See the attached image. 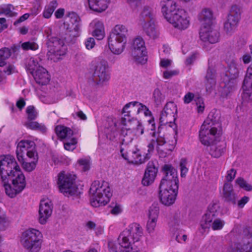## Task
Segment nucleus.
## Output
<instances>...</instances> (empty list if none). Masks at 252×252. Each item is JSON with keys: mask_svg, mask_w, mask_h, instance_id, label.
<instances>
[{"mask_svg": "<svg viewBox=\"0 0 252 252\" xmlns=\"http://www.w3.org/2000/svg\"><path fill=\"white\" fill-rule=\"evenodd\" d=\"M40 67L42 66L39 64L38 59L37 58L32 57L29 60L27 68L32 74Z\"/></svg>", "mask_w": 252, "mask_h": 252, "instance_id": "nucleus-47", "label": "nucleus"}, {"mask_svg": "<svg viewBox=\"0 0 252 252\" xmlns=\"http://www.w3.org/2000/svg\"><path fill=\"white\" fill-rule=\"evenodd\" d=\"M224 224L225 222L223 220L215 217L211 222L210 227L213 230H219L223 228Z\"/></svg>", "mask_w": 252, "mask_h": 252, "instance_id": "nucleus-49", "label": "nucleus"}, {"mask_svg": "<svg viewBox=\"0 0 252 252\" xmlns=\"http://www.w3.org/2000/svg\"><path fill=\"white\" fill-rule=\"evenodd\" d=\"M159 213L158 207L152 206L150 207L148 213V219L158 220Z\"/></svg>", "mask_w": 252, "mask_h": 252, "instance_id": "nucleus-51", "label": "nucleus"}, {"mask_svg": "<svg viewBox=\"0 0 252 252\" xmlns=\"http://www.w3.org/2000/svg\"><path fill=\"white\" fill-rule=\"evenodd\" d=\"M3 183V186L5 189L6 194L11 198H13L15 195L20 192L22 190L20 189L18 187H14L13 188L8 184V179L4 181H2Z\"/></svg>", "mask_w": 252, "mask_h": 252, "instance_id": "nucleus-42", "label": "nucleus"}, {"mask_svg": "<svg viewBox=\"0 0 252 252\" xmlns=\"http://www.w3.org/2000/svg\"><path fill=\"white\" fill-rule=\"evenodd\" d=\"M154 13L151 7L145 6L139 16L138 24H142L149 21H153Z\"/></svg>", "mask_w": 252, "mask_h": 252, "instance_id": "nucleus-36", "label": "nucleus"}, {"mask_svg": "<svg viewBox=\"0 0 252 252\" xmlns=\"http://www.w3.org/2000/svg\"><path fill=\"white\" fill-rule=\"evenodd\" d=\"M11 55V52L8 48H2L0 49V66H4L6 65L5 61L8 59Z\"/></svg>", "mask_w": 252, "mask_h": 252, "instance_id": "nucleus-46", "label": "nucleus"}, {"mask_svg": "<svg viewBox=\"0 0 252 252\" xmlns=\"http://www.w3.org/2000/svg\"><path fill=\"white\" fill-rule=\"evenodd\" d=\"M68 17L70 18L71 23L75 25V26L78 25L80 27L79 24L80 18L76 13L73 12L69 13Z\"/></svg>", "mask_w": 252, "mask_h": 252, "instance_id": "nucleus-61", "label": "nucleus"}, {"mask_svg": "<svg viewBox=\"0 0 252 252\" xmlns=\"http://www.w3.org/2000/svg\"><path fill=\"white\" fill-rule=\"evenodd\" d=\"M236 183L242 189L246 191H252V186L247 182L244 179L238 178L236 180Z\"/></svg>", "mask_w": 252, "mask_h": 252, "instance_id": "nucleus-52", "label": "nucleus"}, {"mask_svg": "<svg viewBox=\"0 0 252 252\" xmlns=\"http://www.w3.org/2000/svg\"><path fill=\"white\" fill-rule=\"evenodd\" d=\"M223 196L225 200L236 204V197L231 183L225 182L223 185Z\"/></svg>", "mask_w": 252, "mask_h": 252, "instance_id": "nucleus-34", "label": "nucleus"}, {"mask_svg": "<svg viewBox=\"0 0 252 252\" xmlns=\"http://www.w3.org/2000/svg\"><path fill=\"white\" fill-rule=\"evenodd\" d=\"M42 235L38 230L30 228L21 235L20 242L27 252H39L42 244Z\"/></svg>", "mask_w": 252, "mask_h": 252, "instance_id": "nucleus-8", "label": "nucleus"}, {"mask_svg": "<svg viewBox=\"0 0 252 252\" xmlns=\"http://www.w3.org/2000/svg\"><path fill=\"white\" fill-rule=\"evenodd\" d=\"M145 106L146 105L138 101H132L125 105L122 113L124 117L131 118L132 116L143 112Z\"/></svg>", "mask_w": 252, "mask_h": 252, "instance_id": "nucleus-25", "label": "nucleus"}, {"mask_svg": "<svg viewBox=\"0 0 252 252\" xmlns=\"http://www.w3.org/2000/svg\"><path fill=\"white\" fill-rule=\"evenodd\" d=\"M200 38L204 42H208L211 44L217 42L219 40V33L213 29L212 26L201 28Z\"/></svg>", "mask_w": 252, "mask_h": 252, "instance_id": "nucleus-26", "label": "nucleus"}, {"mask_svg": "<svg viewBox=\"0 0 252 252\" xmlns=\"http://www.w3.org/2000/svg\"><path fill=\"white\" fill-rule=\"evenodd\" d=\"M131 55L137 63L144 64L147 62V50L145 41L141 36L133 39L131 46Z\"/></svg>", "mask_w": 252, "mask_h": 252, "instance_id": "nucleus-15", "label": "nucleus"}, {"mask_svg": "<svg viewBox=\"0 0 252 252\" xmlns=\"http://www.w3.org/2000/svg\"><path fill=\"white\" fill-rule=\"evenodd\" d=\"M20 168L13 156L7 155L0 157V174L2 181L7 180Z\"/></svg>", "mask_w": 252, "mask_h": 252, "instance_id": "nucleus-14", "label": "nucleus"}, {"mask_svg": "<svg viewBox=\"0 0 252 252\" xmlns=\"http://www.w3.org/2000/svg\"><path fill=\"white\" fill-rule=\"evenodd\" d=\"M128 35L127 28L117 25L113 28L107 39L109 49L115 55H120L125 48Z\"/></svg>", "mask_w": 252, "mask_h": 252, "instance_id": "nucleus-4", "label": "nucleus"}, {"mask_svg": "<svg viewBox=\"0 0 252 252\" xmlns=\"http://www.w3.org/2000/svg\"><path fill=\"white\" fill-rule=\"evenodd\" d=\"M14 7L11 4H5L0 6V15L4 14L6 16L12 17L17 16V13L13 11Z\"/></svg>", "mask_w": 252, "mask_h": 252, "instance_id": "nucleus-45", "label": "nucleus"}, {"mask_svg": "<svg viewBox=\"0 0 252 252\" xmlns=\"http://www.w3.org/2000/svg\"><path fill=\"white\" fill-rule=\"evenodd\" d=\"M236 174V170L232 168L227 171L226 175L225 176L227 182L229 183L233 181L235 178Z\"/></svg>", "mask_w": 252, "mask_h": 252, "instance_id": "nucleus-59", "label": "nucleus"}, {"mask_svg": "<svg viewBox=\"0 0 252 252\" xmlns=\"http://www.w3.org/2000/svg\"><path fill=\"white\" fill-rule=\"evenodd\" d=\"M165 98L164 94L158 88L154 90L153 93L152 99L157 107L162 104L165 100Z\"/></svg>", "mask_w": 252, "mask_h": 252, "instance_id": "nucleus-43", "label": "nucleus"}, {"mask_svg": "<svg viewBox=\"0 0 252 252\" xmlns=\"http://www.w3.org/2000/svg\"><path fill=\"white\" fill-rule=\"evenodd\" d=\"M32 75L36 82L39 85H46L50 80L47 71L43 67H40Z\"/></svg>", "mask_w": 252, "mask_h": 252, "instance_id": "nucleus-32", "label": "nucleus"}, {"mask_svg": "<svg viewBox=\"0 0 252 252\" xmlns=\"http://www.w3.org/2000/svg\"><path fill=\"white\" fill-rule=\"evenodd\" d=\"M94 63L93 74V81L97 85H104L110 78L108 63L103 60L95 61Z\"/></svg>", "mask_w": 252, "mask_h": 252, "instance_id": "nucleus-12", "label": "nucleus"}, {"mask_svg": "<svg viewBox=\"0 0 252 252\" xmlns=\"http://www.w3.org/2000/svg\"><path fill=\"white\" fill-rule=\"evenodd\" d=\"M78 163L84 171H88L90 169V161L88 158H81L78 160Z\"/></svg>", "mask_w": 252, "mask_h": 252, "instance_id": "nucleus-57", "label": "nucleus"}, {"mask_svg": "<svg viewBox=\"0 0 252 252\" xmlns=\"http://www.w3.org/2000/svg\"><path fill=\"white\" fill-rule=\"evenodd\" d=\"M92 29V35L98 40L102 39L105 36V31L103 23L98 20H94L90 24Z\"/></svg>", "mask_w": 252, "mask_h": 252, "instance_id": "nucleus-30", "label": "nucleus"}, {"mask_svg": "<svg viewBox=\"0 0 252 252\" xmlns=\"http://www.w3.org/2000/svg\"><path fill=\"white\" fill-rule=\"evenodd\" d=\"M208 149L210 154L214 158H218L220 157L223 153V148L218 145L217 142L209 146Z\"/></svg>", "mask_w": 252, "mask_h": 252, "instance_id": "nucleus-40", "label": "nucleus"}, {"mask_svg": "<svg viewBox=\"0 0 252 252\" xmlns=\"http://www.w3.org/2000/svg\"><path fill=\"white\" fill-rule=\"evenodd\" d=\"M24 126L28 128L40 131L41 132H45L46 131V127L43 124L39 123L35 121H32V120H28L25 123Z\"/></svg>", "mask_w": 252, "mask_h": 252, "instance_id": "nucleus-38", "label": "nucleus"}, {"mask_svg": "<svg viewBox=\"0 0 252 252\" xmlns=\"http://www.w3.org/2000/svg\"><path fill=\"white\" fill-rule=\"evenodd\" d=\"M241 10L237 5H233L227 19L224 23L223 30L228 35H231L236 31L241 18Z\"/></svg>", "mask_w": 252, "mask_h": 252, "instance_id": "nucleus-16", "label": "nucleus"}, {"mask_svg": "<svg viewBox=\"0 0 252 252\" xmlns=\"http://www.w3.org/2000/svg\"><path fill=\"white\" fill-rule=\"evenodd\" d=\"M242 70V65L237 63L233 59L228 63V70L222 77L223 83L221 84L220 90L222 97H227L235 90L236 86V79Z\"/></svg>", "mask_w": 252, "mask_h": 252, "instance_id": "nucleus-6", "label": "nucleus"}, {"mask_svg": "<svg viewBox=\"0 0 252 252\" xmlns=\"http://www.w3.org/2000/svg\"><path fill=\"white\" fill-rule=\"evenodd\" d=\"M79 27L75 26L72 30L67 31L64 40L67 43L74 42L76 37L79 36Z\"/></svg>", "mask_w": 252, "mask_h": 252, "instance_id": "nucleus-39", "label": "nucleus"}, {"mask_svg": "<svg viewBox=\"0 0 252 252\" xmlns=\"http://www.w3.org/2000/svg\"><path fill=\"white\" fill-rule=\"evenodd\" d=\"M241 243L234 244L227 249V252H252V229H246Z\"/></svg>", "mask_w": 252, "mask_h": 252, "instance_id": "nucleus-17", "label": "nucleus"}, {"mask_svg": "<svg viewBox=\"0 0 252 252\" xmlns=\"http://www.w3.org/2000/svg\"><path fill=\"white\" fill-rule=\"evenodd\" d=\"M58 6V2L56 0L51 1L48 4L44 7L42 15L43 17L46 19L50 18L55 9Z\"/></svg>", "mask_w": 252, "mask_h": 252, "instance_id": "nucleus-41", "label": "nucleus"}, {"mask_svg": "<svg viewBox=\"0 0 252 252\" xmlns=\"http://www.w3.org/2000/svg\"><path fill=\"white\" fill-rule=\"evenodd\" d=\"M110 0H88L90 8L97 12H102L108 7Z\"/></svg>", "mask_w": 252, "mask_h": 252, "instance_id": "nucleus-33", "label": "nucleus"}, {"mask_svg": "<svg viewBox=\"0 0 252 252\" xmlns=\"http://www.w3.org/2000/svg\"><path fill=\"white\" fill-rule=\"evenodd\" d=\"M167 21L175 28L180 30H185L189 25V20L187 12L181 8L178 10Z\"/></svg>", "mask_w": 252, "mask_h": 252, "instance_id": "nucleus-18", "label": "nucleus"}, {"mask_svg": "<svg viewBox=\"0 0 252 252\" xmlns=\"http://www.w3.org/2000/svg\"><path fill=\"white\" fill-rule=\"evenodd\" d=\"M76 143V139L73 138L70 140V142H66L64 143V147L66 150L72 151L75 148Z\"/></svg>", "mask_w": 252, "mask_h": 252, "instance_id": "nucleus-56", "label": "nucleus"}, {"mask_svg": "<svg viewBox=\"0 0 252 252\" xmlns=\"http://www.w3.org/2000/svg\"><path fill=\"white\" fill-rule=\"evenodd\" d=\"M131 123L134 126L133 131L136 135H141L144 133V128L142 125L136 119L131 118Z\"/></svg>", "mask_w": 252, "mask_h": 252, "instance_id": "nucleus-50", "label": "nucleus"}, {"mask_svg": "<svg viewBox=\"0 0 252 252\" xmlns=\"http://www.w3.org/2000/svg\"><path fill=\"white\" fill-rule=\"evenodd\" d=\"M216 70L212 60H208V67L204 77L205 85L207 92H210L216 83Z\"/></svg>", "mask_w": 252, "mask_h": 252, "instance_id": "nucleus-23", "label": "nucleus"}, {"mask_svg": "<svg viewBox=\"0 0 252 252\" xmlns=\"http://www.w3.org/2000/svg\"><path fill=\"white\" fill-rule=\"evenodd\" d=\"M161 12L164 18L168 20L178 10L181 8L174 0H162L160 2Z\"/></svg>", "mask_w": 252, "mask_h": 252, "instance_id": "nucleus-24", "label": "nucleus"}, {"mask_svg": "<svg viewBox=\"0 0 252 252\" xmlns=\"http://www.w3.org/2000/svg\"><path fill=\"white\" fill-rule=\"evenodd\" d=\"M16 155L25 170L31 172L35 169L38 157L33 141L28 140L20 141L17 146Z\"/></svg>", "mask_w": 252, "mask_h": 252, "instance_id": "nucleus-2", "label": "nucleus"}, {"mask_svg": "<svg viewBox=\"0 0 252 252\" xmlns=\"http://www.w3.org/2000/svg\"><path fill=\"white\" fill-rule=\"evenodd\" d=\"M131 154L132 157L130 158L129 161L135 164H141L149 158L147 154L146 156L144 155H142L139 150L132 152H131Z\"/></svg>", "mask_w": 252, "mask_h": 252, "instance_id": "nucleus-37", "label": "nucleus"}, {"mask_svg": "<svg viewBox=\"0 0 252 252\" xmlns=\"http://www.w3.org/2000/svg\"><path fill=\"white\" fill-rule=\"evenodd\" d=\"M153 138L148 145V152H153L156 145L158 153L161 158L166 157L174 149L175 144L167 143L164 137L159 136L158 133L153 132Z\"/></svg>", "mask_w": 252, "mask_h": 252, "instance_id": "nucleus-10", "label": "nucleus"}, {"mask_svg": "<svg viewBox=\"0 0 252 252\" xmlns=\"http://www.w3.org/2000/svg\"><path fill=\"white\" fill-rule=\"evenodd\" d=\"M198 20L201 24V28L212 26L214 16L211 9L203 8L198 14Z\"/></svg>", "mask_w": 252, "mask_h": 252, "instance_id": "nucleus-29", "label": "nucleus"}, {"mask_svg": "<svg viewBox=\"0 0 252 252\" xmlns=\"http://www.w3.org/2000/svg\"><path fill=\"white\" fill-rule=\"evenodd\" d=\"M219 209L220 205L217 202H213L209 205L207 211L202 216L200 221L198 231L202 235H204L209 232L211 222L213 219L217 216Z\"/></svg>", "mask_w": 252, "mask_h": 252, "instance_id": "nucleus-13", "label": "nucleus"}, {"mask_svg": "<svg viewBox=\"0 0 252 252\" xmlns=\"http://www.w3.org/2000/svg\"><path fill=\"white\" fill-rule=\"evenodd\" d=\"M216 120L213 119V116L209 114L207 119L204 122L199 131V138L202 144L209 147L218 141L219 134L216 125H219Z\"/></svg>", "mask_w": 252, "mask_h": 252, "instance_id": "nucleus-7", "label": "nucleus"}, {"mask_svg": "<svg viewBox=\"0 0 252 252\" xmlns=\"http://www.w3.org/2000/svg\"><path fill=\"white\" fill-rule=\"evenodd\" d=\"M21 47L24 50H36L38 48V45L35 42L32 41L24 42L22 44Z\"/></svg>", "mask_w": 252, "mask_h": 252, "instance_id": "nucleus-55", "label": "nucleus"}, {"mask_svg": "<svg viewBox=\"0 0 252 252\" xmlns=\"http://www.w3.org/2000/svg\"><path fill=\"white\" fill-rule=\"evenodd\" d=\"M142 234V229L139 224L136 223H131L120 235L117 242L108 243L109 250L122 249L125 251H135L131 247L129 237L130 236L134 242H137L141 237Z\"/></svg>", "mask_w": 252, "mask_h": 252, "instance_id": "nucleus-3", "label": "nucleus"}, {"mask_svg": "<svg viewBox=\"0 0 252 252\" xmlns=\"http://www.w3.org/2000/svg\"><path fill=\"white\" fill-rule=\"evenodd\" d=\"M56 133L61 139H69L73 134H79L77 131L73 132L69 128L63 126H57L55 128Z\"/></svg>", "mask_w": 252, "mask_h": 252, "instance_id": "nucleus-35", "label": "nucleus"}, {"mask_svg": "<svg viewBox=\"0 0 252 252\" xmlns=\"http://www.w3.org/2000/svg\"><path fill=\"white\" fill-rule=\"evenodd\" d=\"M157 220H149L147 223V229L149 233L153 232L157 225Z\"/></svg>", "mask_w": 252, "mask_h": 252, "instance_id": "nucleus-60", "label": "nucleus"}, {"mask_svg": "<svg viewBox=\"0 0 252 252\" xmlns=\"http://www.w3.org/2000/svg\"><path fill=\"white\" fill-rule=\"evenodd\" d=\"M91 203L94 207L105 205L112 196L108 183L105 181H95L90 189Z\"/></svg>", "mask_w": 252, "mask_h": 252, "instance_id": "nucleus-5", "label": "nucleus"}, {"mask_svg": "<svg viewBox=\"0 0 252 252\" xmlns=\"http://www.w3.org/2000/svg\"><path fill=\"white\" fill-rule=\"evenodd\" d=\"M15 72V67L13 65L8 64L2 70V72L7 75L11 74Z\"/></svg>", "mask_w": 252, "mask_h": 252, "instance_id": "nucleus-64", "label": "nucleus"}, {"mask_svg": "<svg viewBox=\"0 0 252 252\" xmlns=\"http://www.w3.org/2000/svg\"><path fill=\"white\" fill-rule=\"evenodd\" d=\"M177 112V109L175 103L172 102L167 103L161 112L159 118L161 125H165L174 121Z\"/></svg>", "mask_w": 252, "mask_h": 252, "instance_id": "nucleus-20", "label": "nucleus"}, {"mask_svg": "<svg viewBox=\"0 0 252 252\" xmlns=\"http://www.w3.org/2000/svg\"><path fill=\"white\" fill-rule=\"evenodd\" d=\"M85 45L86 48L88 50H91L93 49L94 47V45H95V42L94 38L93 37L88 38L85 42Z\"/></svg>", "mask_w": 252, "mask_h": 252, "instance_id": "nucleus-63", "label": "nucleus"}, {"mask_svg": "<svg viewBox=\"0 0 252 252\" xmlns=\"http://www.w3.org/2000/svg\"><path fill=\"white\" fill-rule=\"evenodd\" d=\"M52 204L48 198L42 199L39 208V221L42 224H45L51 216L52 213Z\"/></svg>", "mask_w": 252, "mask_h": 252, "instance_id": "nucleus-21", "label": "nucleus"}, {"mask_svg": "<svg viewBox=\"0 0 252 252\" xmlns=\"http://www.w3.org/2000/svg\"><path fill=\"white\" fill-rule=\"evenodd\" d=\"M106 132L107 134L109 132L114 133L118 129L117 121L112 117H109L106 120L105 124Z\"/></svg>", "mask_w": 252, "mask_h": 252, "instance_id": "nucleus-44", "label": "nucleus"}, {"mask_svg": "<svg viewBox=\"0 0 252 252\" xmlns=\"http://www.w3.org/2000/svg\"><path fill=\"white\" fill-rule=\"evenodd\" d=\"M158 169L153 162H149L145 170L142 183L144 186H149L155 181Z\"/></svg>", "mask_w": 252, "mask_h": 252, "instance_id": "nucleus-27", "label": "nucleus"}, {"mask_svg": "<svg viewBox=\"0 0 252 252\" xmlns=\"http://www.w3.org/2000/svg\"><path fill=\"white\" fill-rule=\"evenodd\" d=\"M28 120H35L38 115V112L33 106H29L26 109Z\"/></svg>", "mask_w": 252, "mask_h": 252, "instance_id": "nucleus-53", "label": "nucleus"}, {"mask_svg": "<svg viewBox=\"0 0 252 252\" xmlns=\"http://www.w3.org/2000/svg\"><path fill=\"white\" fill-rule=\"evenodd\" d=\"M9 225V221L4 211L0 208V231L6 230Z\"/></svg>", "mask_w": 252, "mask_h": 252, "instance_id": "nucleus-48", "label": "nucleus"}, {"mask_svg": "<svg viewBox=\"0 0 252 252\" xmlns=\"http://www.w3.org/2000/svg\"><path fill=\"white\" fill-rule=\"evenodd\" d=\"M139 25L141 27L144 32L150 38L155 39L159 36V32L154 21L140 24Z\"/></svg>", "mask_w": 252, "mask_h": 252, "instance_id": "nucleus-28", "label": "nucleus"}, {"mask_svg": "<svg viewBox=\"0 0 252 252\" xmlns=\"http://www.w3.org/2000/svg\"><path fill=\"white\" fill-rule=\"evenodd\" d=\"M76 176L73 173L62 171L58 175V184L61 192L64 195L77 193L78 188L75 184Z\"/></svg>", "mask_w": 252, "mask_h": 252, "instance_id": "nucleus-9", "label": "nucleus"}, {"mask_svg": "<svg viewBox=\"0 0 252 252\" xmlns=\"http://www.w3.org/2000/svg\"><path fill=\"white\" fill-rule=\"evenodd\" d=\"M47 45L48 59L54 62H58L60 57L66 53V47L63 41L58 37H52L49 38Z\"/></svg>", "mask_w": 252, "mask_h": 252, "instance_id": "nucleus-11", "label": "nucleus"}, {"mask_svg": "<svg viewBox=\"0 0 252 252\" xmlns=\"http://www.w3.org/2000/svg\"><path fill=\"white\" fill-rule=\"evenodd\" d=\"M13 175L9 176L8 177V180L12 179V185L14 187H18L22 190L25 188L26 186L25 177L20 168L13 173Z\"/></svg>", "mask_w": 252, "mask_h": 252, "instance_id": "nucleus-31", "label": "nucleus"}, {"mask_svg": "<svg viewBox=\"0 0 252 252\" xmlns=\"http://www.w3.org/2000/svg\"><path fill=\"white\" fill-rule=\"evenodd\" d=\"M243 89L244 92L242 97L243 100H252V64L247 69Z\"/></svg>", "mask_w": 252, "mask_h": 252, "instance_id": "nucleus-22", "label": "nucleus"}, {"mask_svg": "<svg viewBox=\"0 0 252 252\" xmlns=\"http://www.w3.org/2000/svg\"><path fill=\"white\" fill-rule=\"evenodd\" d=\"M164 177L159 187V195L161 202L165 206H170L176 198L179 180L176 170L170 164L162 167Z\"/></svg>", "mask_w": 252, "mask_h": 252, "instance_id": "nucleus-1", "label": "nucleus"}, {"mask_svg": "<svg viewBox=\"0 0 252 252\" xmlns=\"http://www.w3.org/2000/svg\"><path fill=\"white\" fill-rule=\"evenodd\" d=\"M127 3L132 9H136L141 4L142 0H126Z\"/></svg>", "mask_w": 252, "mask_h": 252, "instance_id": "nucleus-62", "label": "nucleus"}, {"mask_svg": "<svg viewBox=\"0 0 252 252\" xmlns=\"http://www.w3.org/2000/svg\"><path fill=\"white\" fill-rule=\"evenodd\" d=\"M121 125L123 126L121 128L122 143L123 145H127L131 143L136 136V134L133 131L134 126L131 123V118L125 117L122 119Z\"/></svg>", "mask_w": 252, "mask_h": 252, "instance_id": "nucleus-19", "label": "nucleus"}, {"mask_svg": "<svg viewBox=\"0 0 252 252\" xmlns=\"http://www.w3.org/2000/svg\"><path fill=\"white\" fill-rule=\"evenodd\" d=\"M179 74L177 70H167L163 72V77L165 79H169Z\"/></svg>", "mask_w": 252, "mask_h": 252, "instance_id": "nucleus-58", "label": "nucleus"}, {"mask_svg": "<svg viewBox=\"0 0 252 252\" xmlns=\"http://www.w3.org/2000/svg\"><path fill=\"white\" fill-rule=\"evenodd\" d=\"M188 162L185 158H182L180 161V167L181 170V177H185L188 172V168L187 167Z\"/></svg>", "mask_w": 252, "mask_h": 252, "instance_id": "nucleus-54", "label": "nucleus"}]
</instances>
